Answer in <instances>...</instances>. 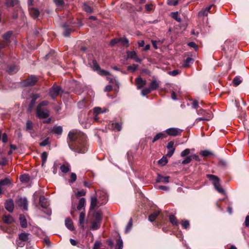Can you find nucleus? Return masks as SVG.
Here are the masks:
<instances>
[{
  "mask_svg": "<svg viewBox=\"0 0 249 249\" xmlns=\"http://www.w3.org/2000/svg\"><path fill=\"white\" fill-rule=\"evenodd\" d=\"M168 162L166 157H163L161 159L158 161V163L162 166L165 165Z\"/></svg>",
  "mask_w": 249,
  "mask_h": 249,
  "instance_id": "obj_49",
  "label": "nucleus"
},
{
  "mask_svg": "<svg viewBox=\"0 0 249 249\" xmlns=\"http://www.w3.org/2000/svg\"><path fill=\"white\" fill-rule=\"evenodd\" d=\"M39 204L43 208H46L48 206V203L47 199L44 196H40L39 197Z\"/></svg>",
  "mask_w": 249,
  "mask_h": 249,
  "instance_id": "obj_21",
  "label": "nucleus"
},
{
  "mask_svg": "<svg viewBox=\"0 0 249 249\" xmlns=\"http://www.w3.org/2000/svg\"><path fill=\"white\" fill-rule=\"evenodd\" d=\"M48 155L46 152H44L41 154V158L42 160V165L43 166L46 162L47 159Z\"/></svg>",
  "mask_w": 249,
  "mask_h": 249,
  "instance_id": "obj_44",
  "label": "nucleus"
},
{
  "mask_svg": "<svg viewBox=\"0 0 249 249\" xmlns=\"http://www.w3.org/2000/svg\"><path fill=\"white\" fill-rule=\"evenodd\" d=\"M85 116H86V114L85 113L81 114L80 115V117H79V122L80 123V124H82L83 125V127H84L85 128H88L90 126V123L89 121V119H87V120H85L83 118V117H85Z\"/></svg>",
  "mask_w": 249,
  "mask_h": 249,
  "instance_id": "obj_9",
  "label": "nucleus"
},
{
  "mask_svg": "<svg viewBox=\"0 0 249 249\" xmlns=\"http://www.w3.org/2000/svg\"><path fill=\"white\" fill-rule=\"evenodd\" d=\"M77 179V176L75 173H71L70 176V179L69 180V183H73Z\"/></svg>",
  "mask_w": 249,
  "mask_h": 249,
  "instance_id": "obj_47",
  "label": "nucleus"
},
{
  "mask_svg": "<svg viewBox=\"0 0 249 249\" xmlns=\"http://www.w3.org/2000/svg\"><path fill=\"white\" fill-rule=\"evenodd\" d=\"M94 220L91 223V229L92 230H97L100 228L101 222L102 221V214L98 211L95 212L94 214Z\"/></svg>",
  "mask_w": 249,
  "mask_h": 249,
  "instance_id": "obj_2",
  "label": "nucleus"
},
{
  "mask_svg": "<svg viewBox=\"0 0 249 249\" xmlns=\"http://www.w3.org/2000/svg\"><path fill=\"white\" fill-rule=\"evenodd\" d=\"M85 211H83L80 213L79 223L82 229L85 228Z\"/></svg>",
  "mask_w": 249,
  "mask_h": 249,
  "instance_id": "obj_15",
  "label": "nucleus"
},
{
  "mask_svg": "<svg viewBox=\"0 0 249 249\" xmlns=\"http://www.w3.org/2000/svg\"><path fill=\"white\" fill-rule=\"evenodd\" d=\"M61 88L60 86H57L56 85H53L50 90V96L52 99H54L56 96H58L60 91H61Z\"/></svg>",
  "mask_w": 249,
  "mask_h": 249,
  "instance_id": "obj_6",
  "label": "nucleus"
},
{
  "mask_svg": "<svg viewBox=\"0 0 249 249\" xmlns=\"http://www.w3.org/2000/svg\"><path fill=\"white\" fill-rule=\"evenodd\" d=\"M38 79L34 75H31L28 78L25 80L23 82V85L24 86H33L35 85Z\"/></svg>",
  "mask_w": 249,
  "mask_h": 249,
  "instance_id": "obj_7",
  "label": "nucleus"
},
{
  "mask_svg": "<svg viewBox=\"0 0 249 249\" xmlns=\"http://www.w3.org/2000/svg\"><path fill=\"white\" fill-rule=\"evenodd\" d=\"M53 2L57 7H62L64 5L63 0H53Z\"/></svg>",
  "mask_w": 249,
  "mask_h": 249,
  "instance_id": "obj_53",
  "label": "nucleus"
},
{
  "mask_svg": "<svg viewBox=\"0 0 249 249\" xmlns=\"http://www.w3.org/2000/svg\"><path fill=\"white\" fill-rule=\"evenodd\" d=\"M97 72L99 75L102 76H107L110 75V72L109 71L102 70L101 68L97 71Z\"/></svg>",
  "mask_w": 249,
  "mask_h": 249,
  "instance_id": "obj_46",
  "label": "nucleus"
},
{
  "mask_svg": "<svg viewBox=\"0 0 249 249\" xmlns=\"http://www.w3.org/2000/svg\"><path fill=\"white\" fill-rule=\"evenodd\" d=\"M116 245L118 247V249H122L123 247V240L121 239L120 236L119 238L117 240Z\"/></svg>",
  "mask_w": 249,
  "mask_h": 249,
  "instance_id": "obj_48",
  "label": "nucleus"
},
{
  "mask_svg": "<svg viewBox=\"0 0 249 249\" xmlns=\"http://www.w3.org/2000/svg\"><path fill=\"white\" fill-rule=\"evenodd\" d=\"M190 153V149L187 148L182 151L180 153V156L182 157H186Z\"/></svg>",
  "mask_w": 249,
  "mask_h": 249,
  "instance_id": "obj_54",
  "label": "nucleus"
},
{
  "mask_svg": "<svg viewBox=\"0 0 249 249\" xmlns=\"http://www.w3.org/2000/svg\"><path fill=\"white\" fill-rule=\"evenodd\" d=\"M167 3L169 5L176 6L178 3V0H167Z\"/></svg>",
  "mask_w": 249,
  "mask_h": 249,
  "instance_id": "obj_55",
  "label": "nucleus"
},
{
  "mask_svg": "<svg viewBox=\"0 0 249 249\" xmlns=\"http://www.w3.org/2000/svg\"><path fill=\"white\" fill-rule=\"evenodd\" d=\"M39 97V95L38 94H33V95L32 96L31 98H32V99H31V102H30V105L29 106V108H28V109L29 110H31L32 109V108L34 106V105L36 103V100Z\"/></svg>",
  "mask_w": 249,
  "mask_h": 249,
  "instance_id": "obj_18",
  "label": "nucleus"
},
{
  "mask_svg": "<svg viewBox=\"0 0 249 249\" xmlns=\"http://www.w3.org/2000/svg\"><path fill=\"white\" fill-rule=\"evenodd\" d=\"M132 218H130L128 222V223L127 224V225L126 227V229H125L126 232L129 231V230H130V229L132 227Z\"/></svg>",
  "mask_w": 249,
  "mask_h": 249,
  "instance_id": "obj_58",
  "label": "nucleus"
},
{
  "mask_svg": "<svg viewBox=\"0 0 249 249\" xmlns=\"http://www.w3.org/2000/svg\"><path fill=\"white\" fill-rule=\"evenodd\" d=\"M111 127L114 130L120 131L122 129V124L119 123H112L111 124Z\"/></svg>",
  "mask_w": 249,
  "mask_h": 249,
  "instance_id": "obj_33",
  "label": "nucleus"
},
{
  "mask_svg": "<svg viewBox=\"0 0 249 249\" xmlns=\"http://www.w3.org/2000/svg\"><path fill=\"white\" fill-rule=\"evenodd\" d=\"M127 58L134 59L137 62L141 63L142 59L138 58L137 53L135 51H128L127 52Z\"/></svg>",
  "mask_w": 249,
  "mask_h": 249,
  "instance_id": "obj_8",
  "label": "nucleus"
},
{
  "mask_svg": "<svg viewBox=\"0 0 249 249\" xmlns=\"http://www.w3.org/2000/svg\"><path fill=\"white\" fill-rule=\"evenodd\" d=\"M18 205L20 207H23L24 210H28V202L26 198H20L18 200Z\"/></svg>",
  "mask_w": 249,
  "mask_h": 249,
  "instance_id": "obj_12",
  "label": "nucleus"
},
{
  "mask_svg": "<svg viewBox=\"0 0 249 249\" xmlns=\"http://www.w3.org/2000/svg\"><path fill=\"white\" fill-rule=\"evenodd\" d=\"M159 87V83L156 80H153L149 85L151 90H156Z\"/></svg>",
  "mask_w": 249,
  "mask_h": 249,
  "instance_id": "obj_29",
  "label": "nucleus"
},
{
  "mask_svg": "<svg viewBox=\"0 0 249 249\" xmlns=\"http://www.w3.org/2000/svg\"><path fill=\"white\" fill-rule=\"evenodd\" d=\"M86 205V199L84 197L81 198L79 201L77 208L79 211L83 209L85 211V207Z\"/></svg>",
  "mask_w": 249,
  "mask_h": 249,
  "instance_id": "obj_19",
  "label": "nucleus"
},
{
  "mask_svg": "<svg viewBox=\"0 0 249 249\" xmlns=\"http://www.w3.org/2000/svg\"><path fill=\"white\" fill-rule=\"evenodd\" d=\"M152 90L151 89L149 88H143L142 91H141V94L142 96H145L147 95L148 94L150 93Z\"/></svg>",
  "mask_w": 249,
  "mask_h": 249,
  "instance_id": "obj_45",
  "label": "nucleus"
},
{
  "mask_svg": "<svg viewBox=\"0 0 249 249\" xmlns=\"http://www.w3.org/2000/svg\"><path fill=\"white\" fill-rule=\"evenodd\" d=\"M65 225L67 228L71 231L74 230V226L72 220L70 218H68L65 220Z\"/></svg>",
  "mask_w": 249,
  "mask_h": 249,
  "instance_id": "obj_23",
  "label": "nucleus"
},
{
  "mask_svg": "<svg viewBox=\"0 0 249 249\" xmlns=\"http://www.w3.org/2000/svg\"><path fill=\"white\" fill-rule=\"evenodd\" d=\"M170 222L174 225H177L178 224V221L176 217L173 214L169 216Z\"/></svg>",
  "mask_w": 249,
  "mask_h": 249,
  "instance_id": "obj_42",
  "label": "nucleus"
},
{
  "mask_svg": "<svg viewBox=\"0 0 249 249\" xmlns=\"http://www.w3.org/2000/svg\"><path fill=\"white\" fill-rule=\"evenodd\" d=\"M212 154V153L208 150L201 151V155L203 157H207Z\"/></svg>",
  "mask_w": 249,
  "mask_h": 249,
  "instance_id": "obj_62",
  "label": "nucleus"
},
{
  "mask_svg": "<svg viewBox=\"0 0 249 249\" xmlns=\"http://www.w3.org/2000/svg\"><path fill=\"white\" fill-rule=\"evenodd\" d=\"M28 234L25 232H22L19 235V239L22 241L25 242L28 239Z\"/></svg>",
  "mask_w": 249,
  "mask_h": 249,
  "instance_id": "obj_37",
  "label": "nucleus"
},
{
  "mask_svg": "<svg viewBox=\"0 0 249 249\" xmlns=\"http://www.w3.org/2000/svg\"><path fill=\"white\" fill-rule=\"evenodd\" d=\"M207 178L213 181V183L215 189L220 193L224 194L225 193L224 190L221 187L219 183V178L214 175L208 174L207 175Z\"/></svg>",
  "mask_w": 249,
  "mask_h": 249,
  "instance_id": "obj_3",
  "label": "nucleus"
},
{
  "mask_svg": "<svg viewBox=\"0 0 249 249\" xmlns=\"http://www.w3.org/2000/svg\"><path fill=\"white\" fill-rule=\"evenodd\" d=\"M18 0H6L7 6H14L18 3Z\"/></svg>",
  "mask_w": 249,
  "mask_h": 249,
  "instance_id": "obj_51",
  "label": "nucleus"
},
{
  "mask_svg": "<svg viewBox=\"0 0 249 249\" xmlns=\"http://www.w3.org/2000/svg\"><path fill=\"white\" fill-rule=\"evenodd\" d=\"M19 179L21 182L27 183L30 180V177L28 175H22L20 176Z\"/></svg>",
  "mask_w": 249,
  "mask_h": 249,
  "instance_id": "obj_39",
  "label": "nucleus"
},
{
  "mask_svg": "<svg viewBox=\"0 0 249 249\" xmlns=\"http://www.w3.org/2000/svg\"><path fill=\"white\" fill-rule=\"evenodd\" d=\"M63 129L61 126L54 125L52 130V133L58 135H60Z\"/></svg>",
  "mask_w": 249,
  "mask_h": 249,
  "instance_id": "obj_20",
  "label": "nucleus"
},
{
  "mask_svg": "<svg viewBox=\"0 0 249 249\" xmlns=\"http://www.w3.org/2000/svg\"><path fill=\"white\" fill-rule=\"evenodd\" d=\"M169 177L168 176L163 177L161 176H159L157 179V181L159 182H163L167 183L169 182Z\"/></svg>",
  "mask_w": 249,
  "mask_h": 249,
  "instance_id": "obj_30",
  "label": "nucleus"
},
{
  "mask_svg": "<svg viewBox=\"0 0 249 249\" xmlns=\"http://www.w3.org/2000/svg\"><path fill=\"white\" fill-rule=\"evenodd\" d=\"M174 142L173 141H170L169 142L167 145V148L168 149H175L174 147Z\"/></svg>",
  "mask_w": 249,
  "mask_h": 249,
  "instance_id": "obj_60",
  "label": "nucleus"
},
{
  "mask_svg": "<svg viewBox=\"0 0 249 249\" xmlns=\"http://www.w3.org/2000/svg\"><path fill=\"white\" fill-rule=\"evenodd\" d=\"M60 165V164L57 161H55L54 162L53 166L52 168L53 172L54 174H56L57 172V169L59 168V166Z\"/></svg>",
  "mask_w": 249,
  "mask_h": 249,
  "instance_id": "obj_43",
  "label": "nucleus"
},
{
  "mask_svg": "<svg viewBox=\"0 0 249 249\" xmlns=\"http://www.w3.org/2000/svg\"><path fill=\"white\" fill-rule=\"evenodd\" d=\"M29 14L33 18H36L38 17L39 15V10L35 8L29 7Z\"/></svg>",
  "mask_w": 249,
  "mask_h": 249,
  "instance_id": "obj_13",
  "label": "nucleus"
},
{
  "mask_svg": "<svg viewBox=\"0 0 249 249\" xmlns=\"http://www.w3.org/2000/svg\"><path fill=\"white\" fill-rule=\"evenodd\" d=\"M213 6V5H211L209 6L208 7H206V8L202 9V10L200 11L198 13V16H199V17L207 16L208 15V13H211L210 10L211 9Z\"/></svg>",
  "mask_w": 249,
  "mask_h": 249,
  "instance_id": "obj_14",
  "label": "nucleus"
},
{
  "mask_svg": "<svg viewBox=\"0 0 249 249\" xmlns=\"http://www.w3.org/2000/svg\"><path fill=\"white\" fill-rule=\"evenodd\" d=\"M171 17L175 19L176 21H177L178 22H180L181 21V18L179 17L178 12H175L171 13Z\"/></svg>",
  "mask_w": 249,
  "mask_h": 249,
  "instance_id": "obj_34",
  "label": "nucleus"
},
{
  "mask_svg": "<svg viewBox=\"0 0 249 249\" xmlns=\"http://www.w3.org/2000/svg\"><path fill=\"white\" fill-rule=\"evenodd\" d=\"M194 59L190 57H187L184 61L183 66L184 67H188L190 66V64L193 63Z\"/></svg>",
  "mask_w": 249,
  "mask_h": 249,
  "instance_id": "obj_36",
  "label": "nucleus"
},
{
  "mask_svg": "<svg viewBox=\"0 0 249 249\" xmlns=\"http://www.w3.org/2000/svg\"><path fill=\"white\" fill-rule=\"evenodd\" d=\"M166 137V135L165 134L162 132L159 133L157 134L153 138L152 141V143H154L160 139H162Z\"/></svg>",
  "mask_w": 249,
  "mask_h": 249,
  "instance_id": "obj_25",
  "label": "nucleus"
},
{
  "mask_svg": "<svg viewBox=\"0 0 249 249\" xmlns=\"http://www.w3.org/2000/svg\"><path fill=\"white\" fill-rule=\"evenodd\" d=\"M5 208L9 212H12L14 208V202L12 199H9L5 203Z\"/></svg>",
  "mask_w": 249,
  "mask_h": 249,
  "instance_id": "obj_10",
  "label": "nucleus"
},
{
  "mask_svg": "<svg viewBox=\"0 0 249 249\" xmlns=\"http://www.w3.org/2000/svg\"><path fill=\"white\" fill-rule=\"evenodd\" d=\"M18 71V67L16 65H11L8 68V72L10 74H13Z\"/></svg>",
  "mask_w": 249,
  "mask_h": 249,
  "instance_id": "obj_24",
  "label": "nucleus"
},
{
  "mask_svg": "<svg viewBox=\"0 0 249 249\" xmlns=\"http://www.w3.org/2000/svg\"><path fill=\"white\" fill-rule=\"evenodd\" d=\"M49 104V102L47 101H43L41 102L37 107H44V106H47Z\"/></svg>",
  "mask_w": 249,
  "mask_h": 249,
  "instance_id": "obj_63",
  "label": "nucleus"
},
{
  "mask_svg": "<svg viewBox=\"0 0 249 249\" xmlns=\"http://www.w3.org/2000/svg\"><path fill=\"white\" fill-rule=\"evenodd\" d=\"M138 67V65L137 64H133L132 65L129 66L127 67V70L131 71L132 72H135Z\"/></svg>",
  "mask_w": 249,
  "mask_h": 249,
  "instance_id": "obj_50",
  "label": "nucleus"
},
{
  "mask_svg": "<svg viewBox=\"0 0 249 249\" xmlns=\"http://www.w3.org/2000/svg\"><path fill=\"white\" fill-rule=\"evenodd\" d=\"M192 160V157L191 156H187L185 158V159L183 160L181 162L182 164H187L189 163Z\"/></svg>",
  "mask_w": 249,
  "mask_h": 249,
  "instance_id": "obj_52",
  "label": "nucleus"
},
{
  "mask_svg": "<svg viewBox=\"0 0 249 249\" xmlns=\"http://www.w3.org/2000/svg\"><path fill=\"white\" fill-rule=\"evenodd\" d=\"M160 213V211H156L153 213H151V214L149 215L148 217V220L150 222H153L159 215Z\"/></svg>",
  "mask_w": 249,
  "mask_h": 249,
  "instance_id": "obj_31",
  "label": "nucleus"
},
{
  "mask_svg": "<svg viewBox=\"0 0 249 249\" xmlns=\"http://www.w3.org/2000/svg\"><path fill=\"white\" fill-rule=\"evenodd\" d=\"M197 113L198 115H202L205 116H207V112L204 109L201 108L197 110Z\"/></svg>",
  "mask_w": 249,
  "mask_h": 249,
  "instance_id": "obj_64",
  "label": "nucleus"
},
{
  "mask_svg": "<svg viewBox=\"0 0 249 249\" xmlns=\"http://www.w3.org/2000/svg\"><path fill=\"white\" fill-rule=\"evenodd\" d=\"M120 41H121L123 45H125L126 47H127L129 46V41L127 38H121L120 39Z\"/></svg>",
  "mask_w": 249,
  "mask_h": 249,
  "instance_id": "obj_57",
  "label": "nucleus"
},
{
  "mask_svg": "<svg viewBox=\"0 0 249 249\" xmlns=\"http://www.w3.org/2000/svg\"><path fill=\"white\" fill-rule=\"evenodd\" d=\"M82 8L84 11L90 14L93 12L92 8L86 3L83 4Z\"/></svg>",
  "mask_w": 249,
  "mask_h": 249,
  "instance_id": "obj_32",
  "label": "nucleus"
},
{
  "mask_svg": "<svg viewBox=\"0 0 249 249\" xmlns=\"http://www.w3.org/2000/svg\"><path fill=\"white\" fill-rule=\"evenodd\" d=\"M70 165L68 163H66L60 165V169L63 173H67L70 171Z\"/></svg>",
  "mask_w": 249,
  "mask_h": 249,
  "instance_id": "obj_22",
  "label": "nucleus"
},
{
  "mask_svg": "<svg viewBox=\"0 0 249 249\" xmlns=\"http://www.w3.org/2000/svg\"><path fill=\"white\" fill-rule=\"evenodd\" d=\"M33 127V123L30 120H28L26 122L25 129L26 131L30 132Z\"/></svg>",
  "mask_w": 249,
  "mask_h": 249,
  "instance_id": "obj_40",
  "label": "nucleus"
},
{
  "mask_svg": "<svg viewBox=\"0 0 249 249\" xmlns=\"http://www.w3.org/2000/svg\"><path fill=\"white\" fill-rule=\"evenodd\" d=\"M182 131L183 130L176 127L169 128L165 130V132L168 135L173 137L181 135Z\"/></svg>",
  "mask_w": 249,
  "mask_h": 249,
  "instance_id": "obj_5",
  "label": "nucleus"
},
{
  "mask_svg": "<svg viewBox=\"0 0 249 249\" xmlns=\"http://www.w3.org/2000/svg\"><path fill=\"white\" fill-rule=\"evenodd\" d=\"M62 27L64 30L63 35L66 37L69 36L72 30L67 24L63 25Z\"/></svg>",
  "mask_w": 249,
  "mask_h": 249,
  "instance_id": "obj_17",
  "label": "nucleus"
},
{
  "mask_svg": "<svg viewBox=\"0 0 249 249\" xmlns=\"http://www.w3.org/2000/svg\"><path fill=\"white\" fill-rule=\"evenodd\" d=\"M86 195V192L84 190H82L81 191H79L76 194V196L77 197L84 196Z\"/></svg>",
  "mask_w": 249,
  "mask_h": 249,
  "instance_id": "obj_59",
  "label": "nucleus"
},
{
  "mask_svg": "<svg viewBox=\"0 0 249 249\" xmlns=\"http://www.w3.org/2000/svg\"><path fill=\"white\" fill-rule=\"evenodd\" d=\"M19 221L20 225L22 228H26L27 226V220L25 217L23 215H20Z\"/></svg>",
  "mask_w": 249,
  "mask_h": 249,
  "instance_id": "obj_28",
  "label": "nucleus"
},
{
  "mask_svg": "<svg viewBox=\"0 0 249 249\" xmlns=\"http://www.w3.org/2000/svg\"><path fill=\"white\" fill-rule=\"evenodd\" d=\"M181 225L184 229H187L189 227V222L188 220H185L182 223Z\"/></svg>",
  "mask_w": 249,
  "mask_h": 249,
  "instance_id": "obj_61",
  "label": "nucleus"
},
{
  "mask_svg": "<svg viewBox=\"0 0 249 249\" xmlns=\"http://www.w3.org/2000/svg\"><path fill=\"white\" fill-rule=\"evenodd\" d=\"M92 69L94 71H98L99 69H100V67L98 64L97 63L96 60H93L92 61V65L91 66Z\"/></svg>",
  "mask_w": 249,
  "mask_h": 249,
  "instance_id": "obj_41",
  "label": "nucleus"
},
{
  "mask_svg": "<svg viewBox=\"0 0 249 249\" xmlns=\"http://www.w3.org/2000/svg\"><path fill=\"white\" fill-rule=\"evenodd\" d=\"M49 110L45 107H37L36 108V116L39 119H46L50 116Z\"/></svg>",
  "mask_w": 249,
  "mask_h": 249,
  "instance_id": "obj_4",
  "label": "nucleus"
},
{
  "mask_svg": "<svg viewBox=\"0 0 249 249\" xmlns=\"http://www.w3.org/2000/svg\"><path fill=\"white\" fill-rule=\"evenodd\" d=\"M212 118V114L211 113H207V116L203 117H199L196 119V121L199 122L200 121H209Z\"/></svg>",
  "mask_w": 249,
  "mask_h": 249,
  "instance_id": "obj_38",
  "label": "nucleus"
},
{
  "mask_svg": "<svg viewBox=\"0 0 249 249\" xmlns=\"http://www.w3.org/2000/svg\"><path fill=\"white\" fill-rule=\"evenodd\" d=\"M49 144V138L48 137L40 142L39 145L41 146H45Z\"/></svg>",
  "mask_w": 249,
  "mask_h": 249,
  "instance_id": "obj_56",
  "label": "nucleus"
},
{
  "mask_svg": "<svg viewBox=\"0 0 249 249\" xmlns=\"http://www.w3.org/2000/svg\"><path fill=\"white\" fill-rule=\"evenodd\" d=\"M3 221L6 224H11L14 221V220L11 215L8 214L5 215L3 217Z\"/></svg>",
  "mask_w": 249,
  "mask_h": 249,
  "instance_id": "obj_26",
  "label": "nucleus"
},
{
  "mask_svg": "<svg viewBox=\"0 0 249 249\" xmlns=\"http://www.w3.org/2000/svg\"><path fill=\"white\" fill-rule=\"evenodd\" d=\"M242 81L241 77L239 76H236L232 80L234 86H238Z\"/></svg>",
  "mask_w": 249,
  "mask_h": 249,
  "instance_id": "obj_35",
  "label": "nucleus"
},
{
  "mask_svg": "<svg viewBox=\"0 0 249 249\" xmlns=\"http://www.w3.org/2000/svg\"><path fill=\"white\" fill-rule=\"evenodd\" d=\"M98 207L99 206L97 197L96 196L92 197L90 201V210H93Z\"/></svg>",
  "mask_w": 249,
  "mask_h": 249,
  "instance_id": "obj_16",
  "label": "nucleus"
},
{
  "mask_svg": "<svg viewBox=\"0 0 249 249\" xmlns=\"http://www.w3.org/2000/svg\"><path fill=\"white\" fill-rule=\"evenodd\" d=\"M137 88L138 89H141L144 85L146 82L145 80H143L141 77H138L135 79Z\"/></svg>",
  "mask_w": 249,
  "mask_h": 249,
  "instance_id": "obj_11",
  "label": "nucleus"
},
{
  "mask_svg": "<svg viewBox=\"0 0 249 249\" xmlns=\"http://www.w3.org/2000/svg\"><path fill=\"white\" fill-rule=\"evenodd\" d=\"M11 181L8 178L0 180V194L2 193L1 186L10 184Z\"/></svg>",
  "mask_w": 249,
  "mask_h": 249,
  "instance_id": "obj_27",
  "label": "nucleus"
},
{
  "mask_svg": "<svg viewBox=\"0 0 249 249\" xmlns=\"http://www.w3.org/2000/svg\"><path fill=\"white\" fill-rule=\"evenodd\" d=\"M71 141L75 142L73 149L78 153H85L87 151L86 146V136L81 132L70 131L68 134Z\"/></svg>",
  "mask_w": 249,
  "mask_h": 249,
  "instance_id": "obj_1",
  "label": "nucleus"
}]
</instances>
